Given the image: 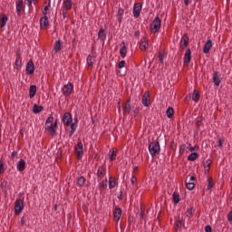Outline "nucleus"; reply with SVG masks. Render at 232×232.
Wrapping results in <instances>:
<instances>
[{
    "label": "nucleus",
    "instance_id": "30",
    "mask_svg": "<svg viewBox=\"0 0 232 232\" xmlns=\"http://www.w3.org/2000/svg\"><path fill=\"white\" fill-rule=\"evenodd\" d=\"M166 115H167L168 119L173 118V115H175V110L173 109V107H169L167 109Z\"/></svg>",
    "mask_w": 232,
    "mask_h": 232
},
{
    "label": "nucleus",
    "instance_id": "24",
    "mask_svg": "<svg viewBox=\"0 0 232 232\" xmlns=\"http://www.w3.org/2000/svg\"><path fill=\"white\" fill-rule=\"evenodd\" d=\"M20 52H21V50L18 49L15 53V55H16V60L14 62L15 68H19V66H21L22 61H21V53Z\"/></svg>",
    "mask_w": 232,
    "mask_h": 232
},
{
    "label": "nucleus",
    "instance_id": "55",
    "mask_svg": "<svg viewBox=\"0 0 232 232\" xmlns=\"http://www.w3.org/2000/svg\"><path fill=\"white\" fill-rule=\"evenodd\" d=\"M140 112V109L139 107H137V108L133 111L134 117H137V115H139Z\"/></svg>",
    "mask_w": 232,
    "mask_h": 232
},
{
    "label": "nucleus",
    "instance_id": "1",
    "mask_svg": "<svg viewBox=\"0 0 232 232\" xmlns=\"http://www.w3.org/2000/svg\"><path fill=\"white\" fill-rule=\"evenodd\" d=\"M57 122H59V121L56 119L53 121V117L52 116H49L45 121V130L46 131H49L52 137H54V135H57V128H58Z\"/></svg>",
    "mask_w": 232,
    "mask_h": 232
},
{
    "label": "nucleus",
    "instance_id": "25",
    "mask_svg": "<svg viewBox=\"0 0 232 232\" xmlns=\"http://www.w3.org/2000/svg\"><path fill=\"white\" fill-rule=\"evenodd\" d=\"M6 23H8V16H6V14H1V17H0L1 28H5L6 26Z\"/></svg>",
    "mask_w": 232,
    "mask_h": 232
},
{
    "label": "nucleus",
    "instance_id": "52",
    "mask_svg": "<svg viewBox=\"0 0 232 232\" xmlns=\"http://www.w3.org/2000/svg\"><path fill=\"white\" fill-rule=\"evenodd\" d=\"M184 151H186V144H182V145L179 147V154H180V155H183Z\"/></svg>",
    "mask_w": 232,
    "mask_h": 232
},
{
    "label": "nucleus",
    "instance_id": "42",
    "mask_svg": "<svg viewBox=\"0 0 232 232\" xmlns=\"http://www.w3.org/2000/svg\"><path fill=\"white\" fill-rule=\"evenodd\" d=\"M214 186H215V183L213 182V178L209 177L208 179L207 189H212Z\"/></svg>",
    "mask_w": 232,
    "mask_h": 232
},
{
    "label": "nucleus",
    "instance_id": "23",
    "mask_svg": "<svg viewBox=\"0 0 232 232\" xmlns=\"http://www.w3.org/2000/svg\"><path fill=\"white\" fill-rule=\"evenodd\" d=\"M211 164H213V161L211 160H208L205 163H204V169H205V175L209 174V169H211Z\"/></svg>",
    "mask_w": 232,
    "mask_h": 232
},
{
    "label": "nucleus",
    "instance_id": "12",
    "mask_svg": "<svg viewBox=\"0 0 232 232\" xmlns=\"http://www.w3.org/2000/svg\"><path fill=\"white\" fill-rule=\"evenodd\" d=\"M142 10V5L140 3H137L134 5L133 7V15L135 18H138L140 16V11Z\"/></svg>",
    "mask_w": 232,
    "mask_h": 232
},
{
    "label": "nucleus",
    "instance_id": "22",
    "mask_svg": "<svg viewBox=\"0 0 232 232\" xmlns=\"http://www.w3.org/2000/svg\"><path fill=\"white\" fill-rule=\"evenodd\" d=\"M213 82L215 84V86H220V76L218 75V72H214V74H213Z\"/></svg>",
    "mask_w": 232,
    "mask_h": 232
},
{
    "label": "nucleus",
    "instance_id": "49",
    "mask_svg": "<svg viewBox=\"0 0 232 232\" xmlns=\"http://www.w3.org/2000/svg\"><path fill=\"white\" fill-rule=\"evenodd\" d=\"M188 147H187V148H188V150H189V151H198V150H199V147L198 145H196L195 147H192L191 143H188Z\"/></svg>",
    "mask_w": 232,
    "mask_h": 232
},
{
    "label": "nucleus",
    "instance_id": "6",
    "mask_svg": "<svg viewBox=\"0 0 232 232\" xmlns=\"http://www.w3.org/2000/svg\"><path fill=\"white\" fill-rule=\"evenodd\" d=\"M161 24H162V20H160V17L156 16L152 24H150V29L154 30V32H159L160 30Z\"/></svg>",
    "mask_w": 232,
    "mask_h": 232
},
{
    "label": "nucleus",
    "instance_id": "27",
    "mask_svg": "<svg viewBox=\"0 0 232 232\" xmlns=\"http://www.w3.org/2000/svg\"><path fill=\"white\" fill-rule=\"evenodd\" d=\"M108 188V179H105L102 182L99 183L100 191H104Z\"/></svg>",
    "mask_w": 232,
    "mask_h": 232
},
{
    "label": "nucleus",
    "instance_id": "40",
    "mask_svg": "<svg viewBox=\"0 0 232 232\" xmlns=\"http://www.w3.org/2000/svg\"><path fill=\"white\" fill-rule=\"evenodd\" d=\"M117 184V182L115 181V178H109V188L110 189H113V188H115V185Z\"/></svg>",
    "mask_w": 232,
    "mask_h": 232
},
{
    "label": "nucleus",
    "instance_id": "4",
    "mask_svg": "<svg viewBox=\"0 0 232 232\" xmlns=\"http://www.w3.org/2000/svg\"><path fill=\"white\" fill-rule=\"evenodd\" d=\"M23 209H24L23 199H16L14 202V215H21Z\"/></svg>",
    "mask_w": 232,
    "mask_h": 232
},
{
    "label": "nucleus",
    "instance_id": "53",
    "mask_svg": "<svg viewBox=\"0 0 232 232\" xmlns=\"http://www.w3.org/2000/svg\"><path fill=\"white\" fill-rule=\"evenodd\" d=\"M126 64V62L124 60H121L119 63H118V68L121 69L124 68Z\"/></svg>",
    "mask_w": 232,
    "mask_h": 232
},
{
    "label": "nucleus",
    "instance_id": "28",
    "mask_svg": "<svg viewBox=\"0 0 232 232\" xmlns=\"http://www.w3.org/2000/svg\"><path fill=\"white\" fill-rule=\"evenodd\" d=\"M61 48H63V42L58 40L54 44L53 50L57 53V52H61Z\"/></svg>",
    "mask_w": 232,
    "mask_h": 232
},
{
    "label": "nucleus",
    "instance_id": "21",
    "mask_svg": "<svg viewBox=\"0 0 232 232\" xmlns=\"http://www.w3.org/2000/svg\"><path fill=\"white\" fill-rule=\"evenodd\" d=\"M24 8L23 0L16 1V14L18 17H21V10Z\"/></svg>",
    "mask_w": 232,
    "mask_h": 232
},
{
    "label": "nucleus",
    "instance_id": "26",
    "mask_svg": "<svg viewBox=\"0 0 232 232\" xmlns=\"http://www.w3.org/2000/svg\"><path fill=\"white\" fill-rule=\"evenodd\" d=\"M35 93H37V86L31 85L29 88V97L30 99H34L35 97Z\"/></svg>",
    "mask_w": 232,
    "mask_h": 232
},
{
    "label": "nucleus",
    "instance_id": "57",
    "mask_svg": "<svg viewBox=\"0 0 232 232\" xmlns=\"http://www.w3.org/2000/svg\"><path fill=\"white\" fill-rule=\"evenodd\" d=\"M159 61H160V63H164V54H162V53H160V55H159Z\"/></svg>",
    "mask_w": 232,
    "mask_h": 232
},
{
    "label": "nucleus",
    "instance_id": "14",
    "mask_svg": "<svg viewBox=\"0 0 232 232\" xmlns=\"http://www.w3.org/2000/svg\"><path fill=\"white\" fill-rule=\"evenodd\" d=\"M79 120L76 118L75 122L70 124L71 130L69 131V138L72 139L75 131L77 130V122Z\"/></svg>",
    "mask_w": 232,
    "mask_h": 232
},
{
    "label": "nucleus",
    "instance_id": "50",
    "mask_svg": "<svg viewBox=\"0 0 232 232\" xmlns=\"http://www.w3.org/2000/svg\"><path fill=\"white\" fill-rule=\"evenodd\" d=\"M193 211H195V209H193V207L188 208L187 210V217H188L189 218H191V217H193Z\"/></svg>",
    "mask_w": 232,
    "mask_h": 232
},
{
    "label": "nucleus",
    "instance_id": "59",
    "mask_svg": "<svg viewBox=\"0 0 232 232\" xmlns=\"http://www.w3.org/2000/svg\"><path fill=\"white\" fill-rule=\"evenodd\" d=\"M130 182L131 184H135V182H137V178L135 176H132L130 179Z\"/></svg>",
    "mask_w": 232,
    "mask_h": 232
},
{
    "label": "nucleus",
    "instance_id": "63",
    "mask_svg": "<svg viewBox=\"0 0 232 232\" xmlns=\"http://www.w3.org/2000/svg\"><path fill=\"white\" fill-rule=\"evenodd\" d=\"M27 1V5L29 6V8L32 7V3H34L32 0H26Z\"/></svg>",
    "mask_w": 232,
    "mask_h": 232
},
{
    "label": "nucleus",
    "instance_id": "60",
    "mask_svg": "<svg viewBox=\"0 0 232 232\" xmlns=\"http://www.w3.org/2000/svg\"><path fill=\"white\" fill-rule=\"evenodd\" d=\"M60 3H61V0H54L53 5L57 8V6H59Z\"/></svg>",
    "mask_w": 232,
    "mask_h": 232
},
{
    "label": "nucleus",
    "instance_id": "17",
    "mask_svg": "<svg viewBox=\"0 0 232 232\" xmlns=\"http://www.w3.org/2000/svg\"><path fill=\"white\" fill-rule=\"evenodd\" d=\"M191 63V49H187L184 55V64H189Z\"/></svg>",
    "mask_w": 232,
    "mask_h": 232
},
{
    "label": "nucleus",
    "instance_id": "41",
    "mask_svg": "<svg viewBox=\"0 0 232 232\" xmlns=\"http://www.w3.org/2000/svg\"><path fill=\"white\" fill-rule=\"evenodd\" d=\"M186 188L187 189H189V191L195 189V184L191 181H188V179H186Z\"/></svg>",
    "mask_w": 232,
    "mask_h": 232
},
{
    "label": "nucleus",
    "instance_id": "43",
    "mask_svg": "<svg viewBox=\"0 0 232 232\" xmlns=\"http://www.w3.org/2000/svg\"><path fill=\"white\" fill-rule=\"evenodd\" d=\"M140 220H144L145 224H146V210H144L142 208V206H140Z\"/></svg>",
    "mask_w": 232,
    "mask_h": 232
},
{
    "label": "nucleus",
    "instance_id": "38",
    "mask_svg": "<svg viewBox=\"0 0 232 232\" xmlns=\"http://www.w3.org/2000/svg\"><path fill=\"white\" fill-rule=\"evenodd\" d=\"M77 184L80 188H82V186L86 184V178H84L83 176H81L80 178H78Z\"/></svg>",
    "mask_w": 232,
    "mask_h": 232
},
{
    "label": "nucleus",
    "instance_id": "31",
    "mask_svg": "<svg viewBox=\"0 0 232 232\" xmlns=\"http://www.w3.org/2000/svg\"><path fill=\"white\" fill-rule=\"evenodd\" d=\"M192 101H194V102H198V101H200V93L198 90H194L192 94Z\"/></svg>",
    "mask_w": 232,
    "mask_h": 232
},
{
    "label": "nucleus",
    "instance_id": "44",
    "mask_svg": "<svg viewBox=\"0 0 232 232\" xmlns=\"http://www.w3.org/2000/svg\"><path fill=\"white\" fill-rule=\"evenodd\" d=\"M122 15H124V9L119 8L118 10V21L121 23L122 21Z\"/></svg>",
    "mask_w": 232,
    "mask_h": 232
},
{
    "label": "nucleus",
    "instance_id": "5",
    "mask_svg": "<svg viewBox=\"0 0 232 232\" xmlns=\"http://www.w3.org/2000/svg\"><path fill=\"white\" fill-rule=\"evenodd\" d=\"M188 45H189V36L188 35V34H184L179 43V48L181 52L183 50H186V48H188Z\"/></svg>",
    "mask_w": 232,
    "mask_h": 232
},
{
    "label": "nucleus",
    "instance_id": "58",
    "mask_svg": "<svg viewBox=\"0 0 232 232\" xmlns=\"http://www.w3.org/2000/svg\"><path fill=\"white\" fill-rule=\"evenodd\" d=\"M193 180H197V178L195 176H191L188 179L187 178L188 182H193Z\"/></svg>",
    "mask_w": 232,
    "mask_h": 232
},
{
    "label": "nucleus",
    "instance_id": "47",
    "mask_svg": "<svg viewBox=\"0 0 232 232\" xmlns=\"http://www.w3.org/2000/svg\"><path fill=\"white\" fill-rule=\"evenodd\" d=\"M123 113H128V115H130V113H131V105H125L123 107Z\"/></svg>",
    "mask_w": 232,
    "mask_h": 232
},
{
    "label": "nucleus",
    "instance_id": "35",
    "mask_svg": "<svg viewBox=\"0 0 232 232\" xmlns=\"http://www.w3.org/2000/svg\"><path fill=\"white\" fill-rule=\"evenodd\" d=\"M182 222H184L182 219L176 220V223L174 226L175 231H179V229H180L182 227V226L184 227V224Z\"/></svg>",
    "mask_w": 232,
    "mask_h": 232
},
{
    "label": "nucleus",
    "instance_id": "20",
    "mask_svg": "<svg viewBox=\"0 0 232 232\" xmlns=\"http://www.w3.org/2000/svg\"><path fill=\"white\" fill-rule=\"evenodd\" d=\"M148 39L146 38H142L141 41L140 42V49L142 52H146V50H148Z\"/></svg>",
    "mask_w": 232,
    "mask_h": 232
},
{
    "label": "nucleus",
    "instance_id": "36",
    "mask_svg": "<svg viewBox=\"0 0 232 232\" xmlns=\"http://www.w3.org/2000/svg\"><path fill=\"white\" fill-rule=\"evenodd\" d=\"M42 110H44V107H43L42 105L34 104L33 107L34 113H41Z\"/></svg>",
    "mask_w": 232,
    "mask_h": 232
},
{
    "label": "nucleus",
    "instance_id": "3",
    "mask_svg": "<svg viewBox=\"0 0 232 232\" xmlns=\"http://www.w3.org/2000/svg\"><path fill=\"white\" fill-rule=\"evenodd\" d=\"M75 155L78 160H81L84 155V146L82 145V141L79 140L76 146L74 147Z\"/></svg>",
    "mask_w": 232,
    "mask_h": 232
},
{
    "label": "nucleus",
    "instance_id": "16",
    "mask_svg": "<svg viewBox=\"0 0 232 232\" xmlns=\"http://www.w3.org/2000/svg\"><path fill=\"white\" fill-rule=\"evenodd\" d=\"M48 16L44 15L40 19V27L42 28V30H46V28L48 27Z\"/></svg>",
    "mask_w": 232,
    "mask_h": 232
},
{
    "label": "nucleus",
    "instance_id": "10",
    "mask_svg": "<svg viewBox=\"0 0 232 232\" xmlns=\"http://www.w3.org/2000/svg\"><path fill=\"white\" fill-rule=\"evenodd\" d=\"M121 217H122V209L119 207H115V209L113 210V220L119 222Z\"/></svg>",
    "mask_w": 232,
    "mask_h": 232
},
{
    "label": "nucleus",
    "instance_id": "48",
    "mask_svg": "<svg viewBox=\"0 0 232 232\" xmlns=\"http://www.w3.org/2000/svg\"><path fill=\"white\" fill-rule=\"evenodd\" d=\"M203 121H204V118H202V117L198 118V120L196 121L197 130H199L200 125L202 124Z\"/></svg>",
    "mask_w": 232,
    "mask_h": 232
},
{
    "label": "nucleus",
    "instance_id": "61",
    "mask_svg": "<svg viewBox=\"0 0 232 232\" xmlns=\"http://www.w3.org/2000/svg\"><path fill=\"white\" fill-rule=\"evenodd\" d=\"M133 222V217H129V225L131 226V223Z\"/></svg>",
    "mask_w": 232,
    "mask_h": 232
},
{
    "label": "nucleus",
    "instance_id": "11",
    "mask_svg": "<svg viewBox=\"0 0 232 232\" xmlns=\"http://www.w3.org/2000/svg\"><path fill=\"white\" fill-rule=\"evenodd\" d=\"M141 102L143 104V106H145L146 108H148V106H150V104H151V102H150V92H145L142 99H141Z\"/></svg>",
    "mask_w": 232,
    "mask_h": 232
},
{
    "label": "nucleus",
    "instance_id": "56",
    "mask_svg": "<svg viewBox=\"0 0 232 232\" xmlns=\"http://www.w3.org/2000/svg\"><path fill=\"white\" fill-rule=\"evenodd\" d=\"M19 156V153L17 151H13L11 153V159H14V157H18Z\"/></svg>",
    "mask_w": 232,
    "mask_h": 232
},
{
    "label": "nucleus",
    "instance_id": "19",
    "mask_svg": "<svg viewBox=\"0 0 232 232\" xmlns=\"http://www.w3.org/2000/svg\"><path fill=\"white\" fill-rule=\"evenodd\" d=\"M121 48L120 49V55L124 59L126 57V54L128 53V48L126 47V44L122 42L121 44Z\"/></svg>",
    "mask_w": 232,
    "mask_h": 232
},
{
    "label": "nucleus",
    "instance_id": "45",
    "mask_svg": "<svg viewBox=\"0 0 232 232\" xmlns=\"http://www.w3.org/2000/svg\"><path fill=\"white\" fill-rule=\"evenodd\" d=\"M6 186H8V181H6V180H4L0 184V188H1L2 191H4V193H6Z\"/></svg>",
    "mask_w": 232,
    "mask_h": 232
},
{
    "label": "nucleus",
    "instance_id": "15",
    "mask_svg": "<svg viewBox=\"0 0 232 232\" xmlns=\"http://www.w3.org/2000/svg\"><path fill=\"white\" fill-rule=\"evenodd\" d=\"M211 48H213V41L208 40L203 46V53H209Z\"/></svg>",
    "mask_w": 232,
    "mask_h": 232
},
{
    "label": "nucleus",
    "instance_id": "32",
    "mask_svg": "<svg viewBox=\"0 0 232 232\" xmlns=\"http://www.w3.org/2000/svg\"><path fill=\"white\" fill-rule=\"evenodd\" d=\"M72 0H64L63 1V8H65L66 11L72 10Z\"/></svg>",
    "mask_w": 232,
    "mask_h": 232
},
{
    "label": "nucleus",
    "instance_id": "54",
    "mask_svg": "<svg viewBox=\"0 0 232 232\" xmlns=\"http://www.w3.org/2000/svg\"><path fill=\"white\" fill-rule=\"evenodd\" d=\"M205 232H213V228L211 227V226L207 225L205 227Z\"/></svg>",
    "mask_w": 232,
    "mask_h": 232
},
{
    "label": "nucleus",
    "instance_id": "13",
    "mask_svg": "<svg viewBox=\"0 0 232 232\" xmlns=\"http://www.w3.org/2000/svg\"><path fill=\"white\" fill-rule=\"evenodd\" d=\"M105 175H106V167L104 165L98 167V169L96 172V176L98 177V179H102V177H104Z\"/></svg>",
    "mask_w": 232,
    "mask_h": 232
},
{
    "label": "nucleus",
    "instance_id": "7",
    "mask_svg": "<svg viewBox=\"0 0 232 232\" xmlns=\"http://www.w3.org/2000/svg\"><path fill=\"white\" fill-rule=\"evenodd\" d=\"M62 92L64 97L70 96L72 94V92H73V84H72V82H68V84L63 87Z\"/></svg>",
    "mask_w": 232,
    "mask_h": 232
},
{
    "label": "nucleus",
    "instance_id": "18",
    "mask_svg": "<svg viewBox=\"0 0 232 232\" xmlns=\"http://www.w3.org/2000/svg\"><path fill=\"white\" fill-rule=\"evenodd\" d=\"M16 169H18L20 172L24 171V169H26V161L21 159L17 163Z\"/></svg>",
    "mask_w": 232,
    "mask_h": 232
},
{
    "label": "nucleus",
    "instance_id": "46",
    "mask_svg": "<svg viewBox=\"0 0 232 232\" xmlns=\"http://www.w3.org/2000/svg\"><path fill=\"white\" fill-rule=\"evenodd\" d=\"M51 5H52V1L49 0V1H48V5H47L44 7V9L43 10V14H44V15H47L48 10H50Z\"/></svg>",
    "mask_w": 232,
    "mask_h": 232
},
{
    "label": "nucleus",
    "instance_id": "51",
    "mask_svg": "<svg viewBox=\"0 0 232 232\" xmlns=\"http://www.w3.org/2000/svg\"><path fill=\"white\" fill-rule=\"evenodd\" d=\"M5 163H3L2 160H0V175H3V173H5Z\"/></svg>",
    "mask_w": 232,
    "mask_h": 232
},
{
    "label": "nucleus",
    "instance_id": "8",
    "mask_svg": "<svg viewBox=\"0 0 232 232\" xmlns=\"http://www.w3.org/2000/svg\"><path fill=\"white\" fill-rule=\"evenodd\" d=\"M25 72H26L27 75H34V73L35 72V65L34 64V61L30 60L26 63Z\"/></svg>",
    "mask_w": 232,
    "mask_h": 232
},
{
    "label": "nucleus",
    "instance_id": "9",
    "mask_svg": "<svg viewBox=\"0 0 232 232\" xmlns=\"http://www.w3.org/2000/svg\"><path fill=\"white\" fill-rule=\"evenodd\" d=\"M62 121H63V126H70V124H72V122H73V119L72 118V113L65 112L63 114Z\"/></svg>",
    "mask_w": 232,
    "mask_h": 232
},
{
    "label": "nucleus",
    "instance_id": "33",
    "mask_svg": "<svg viewBox=\"0 0 232 232\" xmlns=\"http://www.w3.org/2000/svg\"><path fill=\"white\" fill-rule=\"evenodd\" d=\"M98 39L101 41H106V33H104V29H100L98 32Z\"/></svg>",
    "mask_w": 232,
    "mask_h": 232
},
{
    "label": "nucleus",
    "instance_id": "62",
    "mask_svg": "<svg viewBox=\"0 0 232 232\" xmlns=\"http://www.w3.org/2000/svg\"><path fill=\"white\" fill-rule=\"evenodd\" d=\"M223 146V142H222V139L218 140V148H222Z\"/></svg>",
    "mask_w": 232,
    "mask_h": 232
},
{
    "label": "nucleus",
    "instance_id": "34",
    "mask_svg": "<svg viewBox=\"0 0 232 232\" xmlns=\"http://www.w3.org/2000/svg\"><path fill=\"white\" fill-rule=\"evenodd\" d=\"M198 159V152H192L190 155L188 156V160H190V162H195V160Z\"/></svg>",
    "mask_w": 232,
    "mask_h": 232
},
{
    "label": "nucleus",
    "instance_id": "29",
    "mask_svg": "<svg viewBox=\"0 0 232 232\" xmlns=\"http://www.w3.org/2000/svg\"><path fill=\"white\" fill-rule=\"evenodd\" d=\"M109 159L111 162H113L117 159V149H112V151H110Z\"/></svg>",
    "mask_w": 232,
    "mask_h": 232
},
{
    "label": "nucleus",
    "instance_id": "37",
    "mask_svg": "<svg viewBox=\"0 0 232 232\" xmlns=\"http://www.w3.org/2000/svg\"><path fill=\"white\" fill-rule=\"evenodd\" d=\"M172 198L174 204H179V202H180V194H179L178 192H174L172 194Z\"/></svg>",
    "mask_w": 232,
    "mask_h": 232
},
{
    "label": "nucleus",
    "instance_id": "64",
    "mask_svg": "<svg viewBox=\"0 0 232 232\" xmlns=\"http://www.w3.org/2000/svg\"><path fill=\"white\" fill-rule=\"evenodd\" d=\"M20 224L21 226H24V217L21 218Z\"/></svg>",
    "mask_w": 232,
    "mask_h": 232
},
{
    "label": "nucleus",
    "instance_id": "39",
    "mask_svg": "<svg viewBox=\"0 0 232 232\" xmlns=\"http://www.w3.org/2000/svg\"><path fill=\"white\" fill-rule=\"evenodd\" d=\"M87 64H88V69L89 70H92L93 68V57H92V55H88Z\"/></svg>",
    "mask_w": 232,
    "mask_h": 232
},
{
    "label": "nucleus",
    "instance_id": "2",
    "mask_svg": "<svg viewBox=\"0 0 232 232\" xmlns=\"http://www.w3.org/2000/svg\"><path fill=\"white\" fill-rule=\"evenodd\" d=\"M149 151L151 157H157L160 153V142L159 140L151 141L149 144Z\"/></svg>",
    "mask_w": 232,
    "mask_h": 232
}]
</instances>
